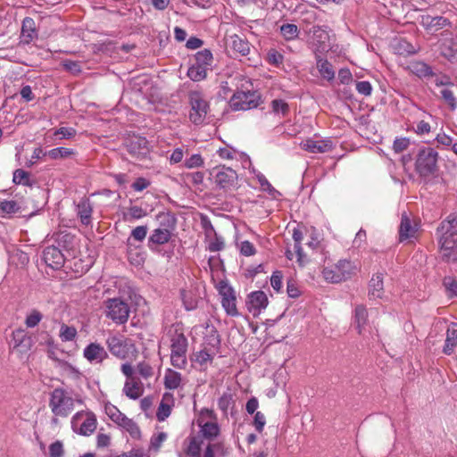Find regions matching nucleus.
I'll return each mask as SVG.
<instances>
[{
  "instance_id": "46",
  "label": "nucleus",
  "mask_w": 457,
  "mask_h": 457,
  "mask_svg": "<svg viewBox=\"0 0 457 457\" xmlns=\"http://www.w3.org/2000/svg\"><path fill=\"white\" fill-rule=\"evenodd\" d=\"M336 266L340 273H343L344 280L351 278V276L355 273V267L348 260H340Z\"/></svg>"
},
{
  "instance_id": "48",
  "label": "nucleus",
  "mask_w": 457,
  "mask_h": 457,
  "mask_svg": "<svg viewBox=\"0 0 457 457\" xmlns=\"http://www.w3.org/2000/svg\"><path fill=\"white\" fill-rule=\"evenodd\" d=\"M12 182L16 185L31 186L29 173L22 169H17L13 172Z\"/></svg>"
},
{
  "instance_id": "61",
  "label": "nucleus",
  "mask_w": 457,
  "mask_h": 457,
  "mask_svg": "<svg viewBox=\"0 0 457 457\" xmlns=\"http://www.w3.org/2000/svg\"><path fill=\"white\" fill-rule=\"evenodd\" d=\"M132 220H138L146 215V212L140 206L132 205L128 209V214Z\"/></svg>"
},
{
  "instance_id": "35",
  "label": "nucleus",
  "mask_w": 457,
  "mask_h": 457,
  "mask_svg": "<svg viewBox=\"0 0 457 457\" xmlns=\"http://www.w3.org/2000/svg\"><path fill=\"white\" fill-rule=\"evenodd\" d=\"M231 44L233 50L239 53L242 56H247L251 52L249 42L238 35L231 37Z\"/></svg>"
},
{
  "instance_id": "30",
  "label": "nucleus",
  "mask_w": 457,
  "mask_h": 457,
  "mask_svg": "<svg viewBox=\"0 0 457 457\" xmlns=\"http://www.w3.org/2000/svg\"><path fill=\"white\" fill-rule=\"evenodd\" d=\"M74 236L67 232H60L54 237L55 246L62 249V251H70L73 248Z\"/></svg>"
},
{
  "instance_id": "52",
  "label": "nucleus",
  "mask_w": 457,
  "mask_h": 457,
  "mask_svg": "<svg viewBox=\"0 0 457 457\" xmlns=\"http://www.w3.org/2000/svg\"><path fill=\"white\" fill-rule=\"evenodd\" d=\"M147 226H137L132 229L130 237L128 239L129 245H131L130 240L133 239L137 242H142L147 235Z\"/></svg>"
},
{
  "instance_id": "11",
  "label": "nucleus",
  "mask_w": 457,
  "mask_h": 457,
  "mask_svg": "<svg viewBox=\"0 0 457 457\" xmlns=\"http://www.w3.org/2000/svg\"><path fill=\"white\" fill-rule=\"evenodd\" d=\"M72 428L82 436H90L96 428V417L93 412H77L71 420Z\"/></svg>"
},
{
  "instance_id": "10",
  "label": "nucleus",
  "mask_w": 457,
  "mask_h": 457,
  "mask_svg": "<svg viewBox=\"0 0 457 457\" xmlns=\"http://www.w3.org/2000/svg\"><path fill=\"white\" fill-rule=\"evenodd\" d=\"M108 417L119 427L124 428L129 435L138 439L141 436V431L137 424L131 419L128 418L116 406L110 405L105 407Z\"/></svg>"
},
{
  "instance_id": "26",
  "label": "nucleus",
  "mask_w": 457,
  "mask_h": 457,
  "mask_svg": "<svg viewBox=\"0 0 457 457\" xmlns=\"http://www.w3.org/2000/svg\"><path fill=\"white\" fill-rule=\"evenodd\" d=\"M422 25L429 31L436 32L449 24V21L443 16L426 15L422 17Z\"/></svg>"
},
{
  "instance_id": "24",
  "label": "nucleus",
  "mask_w": 457,
  "mask_h": 457,
  "mask_svg": "<svg viewBox=\"0 0 457 457\" xmlns=\"http://www.w3.org/2000/svg\"><path fill=\"white\" fill-rule=\"evenodd\" d=\"M457 345V323L451 322L446 330V338L443 347V353L451 355Z\"/></svg>"
},
{
  "instance_id": "16",
  "label": "nucleus",
  "mask_w": 457,
  "mask_h": 457,
  "mask_svg": "<svg viewBox=\"0 0 457 457\" xmlns=\"http://www.w3.org/2000/svg\"><path fill=\"white\" fill-rule=\"evenodd\" d=\"M106 345L110 353L117 358L124 360L128 357L129 348L127 339L121 337L112 336L107 338Z\"/></svg>"
},
{
  "instance_id": "13",
  "label": "nucleus",
  "mask_w": 457,
  "mask_h": 457,
  "mask_svg": "<svg viewBox=\"0 0 457 457\" xmlns=\"http://www.w3.org/2000/svg\"><path fill=\"white\" fill-rule=\"evenodd\" d=\"M125 147L129 154L137 160H143L149 154L148 141L145 137L133 136L126 140Z\"/></svg>"
},
{
  "instance_id": "42",
  "label": "nucleus",
  "mask_w": 457,
  "mask_h": 457,
  "mask_svg": "<svg viewBox=\"0 0 457 457\" xmlns=\"http://www.w3.org/2000/svg\"><path fill=\"white\" fill-rule=\"evenodd\" d=\"M187 76L193 81H201L207 76V69L193 63L187 71Z\"/></svg>"
},
{
  "instance_id": "1",
  "label": "nucleus",
  "mask_w": 457,
  "mask_h": 457,
  "mask_svg": "<svg viewBox=\"0 0 457 457\" xmlns=\"http://www.w3.org/2000/svg\"><path fill=\"white\" fill-rule=\"evenodd\" d=\"M157 219L159 227L152 231L147 240V246L153 252H158L160 245L170 240L177 224L175 215L170 212H160Z\"/></svg>"
},
{
  "instance_id": "23",
  "label": "nucleus",
  "mask_w": 457,
  "mask_h": 457,
  "mask_svg": "<svg viewBox=\"0 0 457 457\" xmlns=\"http://www.w3.org/2000/svg\"><path fill=\"white\" fill-rule=\"evenodd\" d=\"M303 147L304 150L313 154L326 153L333 149V143L331 140L316 141L312 139H307L304 141Z\"/></svg>"
},
{
  "instance_id": "50",
  "label": "nucleus",
  "mask_w": 457,
  "mask_h": 457,
  "mask_svg": "<svg viewBox=\"0 0 457 457\" xmlns=\"http://www.w3.org/2000/svg\"><path fill=\"white\" fill-rule=\"evenodd\" d=\"M20 206L16 201L3 200L0 202V214H12L19 212Z\"/></svg>"
},
{
  "instance_id": "25",
  "label": "nucleus",
  "mask_w": 457,
  "mask_h": 457,
  "mask_svg": "<svg viewBox=\"0 0 457 457\" xmlns=\"http://www.w3.org/2000/svg\"><path fill=\"white\" fill-rule=\"evenodd\" d=\"M316 66L320 76L328 81L335 79V71L332 64L327 60L321 57V54L316 53Z\"/></svg>"
},
{
  "instance_id": "2",
  "label": "nucleus",
  "mask_w": 457,
  "mask_h": 457,
  "mask_svg": "<svg viewBox=\"0 0 457 457\" xmlns=\"http://www.w3.org/2000/svg\"><path fill=\"white\" fill-rule=\"evenodd\" d=\"M441 256L457 246V215L450 214L436 228Z\"/></svg>"
},
{
  "instance_id": "27",
  "label": "nucleus",
  "mask_w": 457,
  "mask_h": 457,
  "mask_svg": "<svg viewBox=\"0 0 457 457\" xmlns=\"http://www.w3.org/2000/svg\"><path fill=\"white\" fill-rule=\"evenodd\" d=\"M78 216L84 225H88L91 222V215L93 208L87 198H83L77 204Z\"/></svg>"
},
{
  "instance_id": "22",
  "label": "nucleus",
  "mask_w": 457,
  "mask_h": 457,
  "mask_svg": "<svg viewBox=\"0 0 457 457\" xmlns=\"http://www.w3.org/2000/svg\"><path fill=\"white\" fill-rule=\"evenodd\" d=\"M123 393L129 399L137 400L143 395L144 386L138 378L126 380Z\"/></svg>"
},
{
  "instance_id": "17",
  "label": "nucleus",
  "mask_w": 457,
  "mask_h": 457,
  "mask_svg": "<svg viewBox=\"0 0 457 457\" xmlns=\"http://www.w3.org/2000/svg\"><path fill=\"white\" fill-rule=\"evenodd\" d=\"M12 343L14 349L26 353L32 346V338L24 328H17L12 331Z\"/></svg>"
},
{
  "instance_id": "7",
  "label": "nucleus",
  "mask_w": 457,
  "mask_h": 457,
  "mask_svg": "<svg viewBox=\"0 0 457 457\" xmlns=\"http://www.w3.org/2000/svg\"><path fill=\"white\" fill-rule=\"evenodd\" d=\"M262 103L258 91H237L229 99L228 104L232 111H247L257 108Z\"/></svg>"
},
{
  "instance_id": "62",
  "label": "nucleus",
  "mask_w": 457,
  "mask_h": 457,
  "mask_svg": "<svg viewBox=\"0 0 457 457\" xmlns=\"http://www.w3.org/2000/svg\"><path fill=\"white\" fill-rule=\"evenodd\" d=\"M268 61L270 64L278 66V65L282 64V62L284 61V56L282 54H280L277 50L271 49L268 53Z\"/></svg>"
},
{
  "instance_id": "63",
  "label": "nucleus",
  "mask_w": 457,
  "mask_h": 457,
  "mask_svg": "<svg viewBox=\"0 0 457 457\" xmlns=\"http://www.w3.org/2000/svg\"><path fill=\"white\" fill-rule=\"evenodd\" d=\"M356 90L359 94L368 96L372 92V86L369 81H358L356 82Z\"/></svg>"
},
{
  "instance_id": "36",
  "label": "nucleus",
  "mask_w": 457,
  "mask_h": 457,
  "mask_svg": "<svg viewBox=\"0 0 457 457\" xmlns=\"http://www.w3.org/2000/svg\"><path fill=\"white\" fill-rule=\"evenodd\" d=\"M195 64L202 67L204 66V68L208 70L212 67L213 56L209 49H204L195 54Z\"/></svg>"
},
{
  "instance_id": "34",
  "label": "nucleus",
  "mask_w": 457,
  "mask_h": 457,
  "mask_svg": "<svg viewBox=\"0 0 457 457\" xmlns=\"http://www.w3.org/2000/svg\"><path fill=\"white\" fill-rule=\"evenodd\" d=\"M181 374L171 369H168L164 375V386L167 389H177L181 384Z\"/></svg>"
},
{
  "instance_id": "3",
  "label": "nucleus",
  "mask_w": 457,
  "mask_h": 457,
  "mask_svg": "<svg viewBox=\"0 0 457 457\" xmlns=\"http://www.w3.org/2000/svg\"><path fill=\"white\" fill-rule=\"evenodd\" d=\"M104 316L116 325L128 322L130 314L129 303L121 297L108 298L104 301Z\"/></svg>"
},
{
  "instance_id": "55",
  "label": "nucleus",
  "mask_w": 457,
  "mask_h": 457,
  "mask_svg": "<svg viewBox=\"0 0 457 457\" xmlns=\"http://www.w3.org/2000/svg\"><path fill=\"white\" fill-rule=\"evenodd\" d=\"M185 180L193 186H200L204 182V174L202 171H195L185 174Z\"/></svg>"
},
{
  "instance_id": "29",
  "label": "nucleus",
  "mask_w": 457,
  "mask_h": 457,
  "mask_svg": "<svg viewBox=\"0 0 457 457\" xmlns=\"http://www.w3.org/2000/svg\"><path fill=\"white\" fill-rule=\"evenodd\" d=\"M384 294L383 274H375L370 281L369 295L373 298H381Z\"/></svg>"
},
{
  "instance_id": "14",
  "label": "nucleus",
  "mask_w": 457,
  "mask_h": 457,
  "mask_svg": "<svg viewBox=\"0 0 457 457\" xmlns=\"http://www.w3.org/2000/svg\"><path fill=\"white\" fill-rule=\"evenodd\" d=\"M42 259L53 270H60L65 262V256L62 249L55 245L46 246L43 251Z\"/></svg>"
},
{
  "instance_id": "37",
  "label": "nucleus",
  "mask_w": 457,
  "mask_h": 457,
  "mask_svg": "<svg viewBox=\"0 0 457 457\" xmlns=\"http://www.w3.org/2000/svg\"><path fill=\"white\" fill-rule=\"evenodd\" d=\"M235 406L234 395L228 390L224 392L218 400V407L225 416L228 415V411Z\"/></svg>"
},
{
  "instance_id": "40",
  "label": "nucleus",
  "mask_w": 457,
  "mask_h": 457,
  "mask_svg": "<svg viewBox=\"0 0 457 457\" xmlns=\"http://www.w3.org/2000/svg\"><path fill=\"white\" fill-rule=\"evenodd\" d=\"M299 33L300 30L295 24L286 23L280 26V34L287 41L297 38Z\"/></svg>"
},
{
  "instance_id": "41",
  "label": "nucleus",
  "mask_w": 457,
  "mask_h": 457,
  "mask_svg": "<svg viewBox=\"0 0 457 457\" xmlns=\"http://www.w3.org/2000/svg\"><path fill=\"white\" fill-rule=\"evenodd\" d=\"M75 153L72 149L66 147L53 148L44 154L53 160L64 159L73 155Z\"/></svg>"
},
{
  "instance_id": "57",
  "label": "nucleus",
  "mask_w": 457,
  "mask_h": 457,
  "mask_svg": "<svg viewBox=\"0 0 457 457\" xmlns=\"http://www.w3.org/2000/svg\"><path fill=\"white\" fill-rule=\"evenodd\" d=\"M303 232L299 228H294L293 230V239L295 241V251L297 253L298 257L301 258L303 254V248L301 245V242L303 240Z\"/></svg>"
},
{
  "instance_id": "15",
  "label": "nucleus",
  "mask_w": 457,
  "mask_h": 457,
  "mask_svg": "<svg viewBox=\"0 0 457 457\" xmlns=\"http://www.w3.org/2000/svg\"><path fill=\"white\" fill-rule=\"evenodd\" d=\"M439 41V51L442 56L452 63L457 62V39L449 37L450 34H442Z\"/></svg>"
},
{
  "instance_id": "12",
  "label": "nucleus",
  "mask_w": 457,
  "mask_h": 457,
  "mask_svg": "<svg viewBox=\"0 0 457 457\" xmlns=\"http://www.w3.org/2000/svg\"><path fill=\"white\" fill-rule=\"evenodd\" d=\"M218 290L221 295V304L226 312L230 316L238 315L234 289L228 284L227 281L221 280L218 284Z\"/></svg>"
},
{
  "instance_id": "28",
  "label": "nucleus",
  "mask_w": 457,
  "mask_h": 457,
  "mask_svg": "<svg viewBox=\"0 0 457 457\" xmlns=\"http://www.w3.org/2000/svg\"><path fill=\"white\" fill-rule=\"evenodd\" d=\"M37 36L35 21L30 17H26L22 21L21 37L25 44L30 43Z\"/></svg>"
},
{
  "instance_id": "44",
  "label": "nucleus",
  "mask_w": 457,
  "mask_h": 457,
  "mask_svg": "<svg viewBox=\"0 0 457 457\" xmlns=\"http://www.w3.org/2000/svg\"><path fill=\"white\" fill-rule=\"evenodd\" d=\"M43 317L44 316L40 311L37 309H31L28 312L24 323L27 328H33L40 323V321L43 320Z\"/></svg>"
},
{
  "instance_id": "56",
  "label": "nucleus",
  "mask_w": 457,
  "mask_h": 457,
  "mask_svg": "<svg viewBox=\"0 0 457 457\" xmlns=\"http://www.w3.org/2000/svg\"><path fill=\"white\" fill-rule=\"evenodd\" d=\"M184 165L187 169L202 167L204 165V159L201 154H195L189 158L186 159Z\"/></svg>"
},
{
  "instance_id": "19",
  "label": "nucleus",
  "mask_w": 457,
  "mask_h": 457,
  "mask_svg": "<svg viewBox=\"0 0 457 457\" xmlns=\"http://www.w3.org/2000/svg\"><path fill=\"white\" fill-rule=\"evenodd\" d=\"M247 308L253 316L260 313L268 305V297L263 291H254L248 295Z\"/></svg>"
},
{
  "instance_id": "53",
  "label": "nucleus",
  "mask_w": 457,
  "mask_h": 457,
  "mask_svg": "<svg viewBox=\"0 0 457 457\" xmlns=\"http://www.w3.org/2000/svg\"><path fill=\"white\" fill-rule=\"evenodd\" d=\"M272 112L276 114L281 113L282 116H287L289 112V105L282 99H274L271 101Z\"/></svg>"
},
{
  "instance_id": "49",
  "label": "nucleus",
  "mask_w": 457,
  "mask_h": 457,
  "mask_svg": "<svg viewBox=\"0 0 457 457\" xmlns=\"http://www.w3.org/2000/svg\"><path fill=\"white\" fill-rule=\"evenodd\" d=\"M395 50L399 54H412L416 53V48L411 43L403 38L397 40L395 45Z\"/></svg>"
},
{
  "instance_id": "54",
  "label": "nucleus",
  "mask_w": 457,
  "mask_h": 457,
  "mask_svg": "<svg viewBox=\"0 0 457 457\" xmlns=\"http://www.w3.org/2000/svg\"><path fill=\"white\" fill-rule=\"evenodd\" d=\"M213 238L210 240L208 244V250L210 252H219L221 251L225 247V243L222 237L219 236L217 233H214Z\"/></svg>"
},
{
  "instance_id": "20",
  "label": "nucleus",
  "mask_w": 457,
  "mask_h": 457,
  "mask_svg": "<svg viewBox=\"0 0 457 457\" xmlns=\"http://www.w3.org/2000/svg\"><path fill=\"white\" fill-rule=\"evenodd\" d=\"M417 231V224L411 221L406 212L402 213L401 223L399 226V241L403 242L407 239L415 237Z\"/></svg>"
},
{
  "instance_id": "5",
  "label": "nucleus",
  "mask_w": 457,
  "mask_h": 457,
  "mask_svg": "<svg viewBox=\"0 0 457 457\" xmlns=\"http://www.w3.org/2000/svg\"><path fill=\"white\" fill-rule=\"evenodd\" d=\"M438 154L432 147H422L419 150L415 170L420 177L434 175L437 170Z\"/></svg>"
},
{
  "instance_id": "39",
  "label": "nucleus",
  "mask_w": 457,
  "mask_h": 457,
  "mask_svg": "<svg viewBox=\"0 0 457 457\" xmlns=\"http://www.w3.org/2000/svg\"><path fill=\"white\" fill-rule=\"evenodd\" d=\"M323 278L326 281L330 283H339L344 280L343 273H340L337 267H326L322 270Z\"/></svg>"
},
{
  "instance_id": "31",
  "label": "nucleus",
  "mask_w": 457,
  "mask_h": 457,
  "mask_svg": "<svg viewBox=\"0 0 457 457\" xmlns=\"http://www.w3.org/2000/svg\"><path fill=\"white\" fill-rule=\"evenodd\" d=\"M368 321V311L363 304H359L354 310V324L358 334H362V330Z\"/></svg>"
},
{
  "instance_id": "59",
  "label": "nucleus",
  "mask_w": 457,
  "mask_h": 457,
  "mask_svg": "<svg viewBox=\"0 0 457 457\" xmlns=\"http://www.w3.org/2000/svg\"><path fill=\"white\" fill-rule=\"evenodd\" d=\"M283 274L280 270L273 272L270 278V285L276 292H279L282 287Z\"/></svg>"
},
{
  "instance_id": "47",
  "label": "nucleus",
  "mask_w": 457,
  "mask_h": 457,
  "mask_svg": "<svg viewBox=\"0 0 457 457\" xmlns=\"http://www.w3.org/2000/svg\"><path fill=\"white\" fill-rule=\"evenodd\" d=\"M213 354L211 353L209 350L206 348L195 353L192 361L198 363L200 366L206 365L207 362H212L213 359Z\"/></svg>"
},
{
  "instance_id": "4",
  "label": "nucleus",
  "mask_w": 457,
  "mask_h": 457,
  "mask_svg": "<svg viewBox=\"0 0 457 457\" xmlns=\"http://www.w3.org/2000/svg\"><path fill=\"white\" fill-rule=\"evenodd\" d=\"M49 407L56 417H67L74 409V400L66 390L54 388L50 394Z\"/></svg>"
},
{
  "instance_id": "60",
  "label": "nucleus",
  "mask_w": 457,
  "mask_h": 457,
  "mask_svg": "<svg viewBox=\"0 0 457 457\" xmlns=\"http://www.w3.org/2000/svg\"><path fill=\"white\" fill-rule=\"evenodd\" d=\"M443 99L448 104L452 110H454L457 106V100L450 89H443L441 91Z\"/></svg>"
},
{
  "instance_id": "18",
  "label": "nucleus",
  "mask_w": 457,
  "mask_h": 457,
  "mask_svg": "<svg viewBox=\"0 0 457 457\" xmlns=\"http://www.w3.org/2000/svg\"><path fill=\"white\" fill-rule=\"evenodd\" d=\"M83 356L91 363H102L108 358V353L104 346L95 342L85 347Z\"/></svg>"
},
{
  "instance_id": "8",
  "label": "nucleus",
  "mask_w": 457,
  "mask_h": 457,
  "mask_svg": "<svg viewBox=\"0 0 457 457\" xmlns=\"http://www.w3.org/2000/svg\"><path fill=\"white\" fill-rule=\"evenodd\" d=\"M170 361L172 366L177 369H185L187 366V339L182 332L178 330L170 338Z\"/></svg>"
},
{
  "instance_id": "33",
  "label": "nucleus",
  "mask_w": 457,
  "mask_h": 457,
  "mask_svg": "<svg viewBox=\"0 0 457 457\" xmlns=\"http://www.w3.org/2000/svg\"><path fill=\"white\" fill-rule=\"evenodd\" d=\"M411 71L419 78L433 77L434 72L432 67L424 62H413L409 66Z\"/></svg>"
},
{
  "instance_id": "9",
  "label": "nucleus",
  "mask_w": 457,
  "mask_h": 457,
  "mask_svg": "<svg viewBox=\"0 0 457 457\" xmlns=\"http://www.w3.org/2000/svg\"><path fill=\"white\" fill-rule=\"evenodd\" d=\"M210 175L220 189L228 191L237 188L238 176L233 169L226 166L216 167L212 169Z\"/></svg>"
},
{
  "instance_id": "21",
  "label": "nucleus",
  "mask_w": 457,
  "mask_h": 457,
  "mask_svg": "<svg viewBox=\"0 0 457 457\" xmlns=\"http://www.w3.org/2000/svg\"><path fill=\"white\" fill-rule=\"evenodd\" d=\"M312 39L316 46V48L314 50L315 54L316 53L321 54L322 53L327 52L329 49L328 34L320 26H314L312 28Z\"/></svg>"
},
{
  "instance_id": "38",
  "label": "nucleus",
  "mask_w": 457,
  "mask_h": 457,
  "mask_svg": "<svg viewBox=\"0 0 457 457\" xmlns=\"http://www.w3.org/2000/svg\"><path fill=\"white\" fill-rule=\"evenodd\" d=\"M188 441L189 443L185 449V453L188 457H200L203 441L197 436H190L188 437Z\"/></svg>"
},
{
  "instance_id": "51",
  "label": "nucleus",
  "mask_w": 457,
  "mask_h": 457,
  "mask_svg": "<svg viewBox=\"0 0 457 457\" xmlns=\"http://www.w3.org/2000/svg\"><path fill=\"white\" fill-rule=\"evenodd\" d=\"M59 336L63 342L72 341L77 337V329L74 327L62 324Z\"/></svg>"
},
{
  "instance_id": "43",
  "label": "nucleus",
  "mask_w": 457,
  "mask_h": 457,
  "mask_svg": "<svg viewBox=\"0 0 457 457\" xmlns=\"http://www.w3.org/2000/svg\"><path fill=\"white\" fill-rule=\"evenodd\" d=\"M201 432L205 438L212 440L220 434V427L217 422L208 421L201 426Z\"/></svg>"
},
{
  "instance_id": "58",
  "label": "nucleus",
  "mask_w": 457,
  "mask_h": 457,
  "mask_svg": "<svg viewBox=\"0 0 457 457\" xmlns=\"http://www.w3.org/2000/svg\"><path fill=\"white\" fill-rule=\"evenodd\" d=\"M62 64L64 70L72 73L73 75H78L81 72V67L79 62L65 60Z\"/></svg>"
},
{
  "instance_id": "64",
  "label": "nucleus",
  "mask_w": 457,
  "mask_h": 457,
  "mask_svg": "<svg viewBox=\"0 0 457 457\" xmlns=\"http://www.w3.org/2000/svg\"><path fill=\"white\" fill-rule=\"evenodd\" d=\"M49 454L50 457H62L63 455V446L60 441H56L50 445L49 446Z\"/></svg>"
},
{
  "instance_id": "45",
  "label": "nucleus",
  "mask_w": 457,
  "mask_h": 457,
  "mask_svg": "<svg viewBox=\"0 0 457 457\" xmlns=\"http://www.w3.org/2000/svg\"><path fill=\"white\" fill-rule=\"evenodd\" d=\"M443 286L449 298L457 297V279L453 276H445L443 278Z\"/></svg>"
},
{
  "instance_id": "6",
  "label": "nucleus",
  "mask_w": 457,
  "mask_h": 457,
  "mask_svg": "<svg viewBox=\"0 0 457 457\" xmlns=\"http://www.w3.org/2000/svg\"><path fill=\"white\" fill-rule=\"evenodd\" d=\"M190 104L189 120L195 125L203 124L210 111V105L204 95L197 90L190 91L188 94Z\"/></svg>"
},
{
  "instance_id": "32",
  "label": "nucleus",
  "mask_w": 457,
  "mask_h": 457,
  "mask_svg": "<svg viewBox=\"0 0 457 457\" xmlns=\"http://www.w3.org/2000/svg\"><path fill=\"white\" fill-rule=\"evenodd\" d=\"M183 305L187 311L195 310L198 304V299L195 290L194 289H182L180 291Z\"/></svg>"
}]
</instances>
